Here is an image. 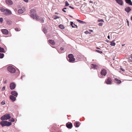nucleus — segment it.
I'll use <instances>...</instances> for the list:
<instances>
[{
  "instance_id": "5701e85b",
  "label": "nucleus",
  "mask_w": 132,
  "mask_h": 132,
  "mask_svg": "<svg viewBox=\"0 0 132 132\" xmlns=\"http://www.w3.org/2000/svg\"><path fill=\"white\" fill-rule=\"evenodd\" d=\"M116 81V82L118 84H120L121 82V81L117 78L114 79Z\"/></svg>"
},
{
  "instance_id": "13d9d810",
  "label": "nucleus",
  "mask_w": 132,
  "mask_h": 132,
  "mask_svg": "<svg viewBox=\"0 0 132 132\" xmlns=\"http://www.w3.org/2000/svg\"><path fill=\"white\" fill-rule=\"evenodd\" d=\"M127 23H129V22H128V21L127 20Z\"/></svg>"
},
{
  "instance_id": "e2e57ef3",
  "label": "nucleus",
  "mask_w": 132,
  "mask_h": 132,
  "mask_svg": "<svg viewBox=\"0 0 132 132\" xmlns=\"http://www.w3.org/2000/svg\"><path fill=\"white\" fill-rule=\"evenodd\" d=\"M131 56H132V54H131Z\"/></svg>"
},
{
  "instance_id": "4d7b16f0",
  "label": "nucleus",
  "mask_w": 132,
  "mask_h": 132,
  "mask_svg": "<svg viewBox=\"0 0 132 132\" xmlns=\"http://www.w3.org/2000/svg\"><path fill=\"white\" fill-rule=\"evenodd\" d=\"M90 31H91V32H93V31L92 30H90Z\"/></svg>"
},
{
  "instance_id": "3c124183",
  "label": "nucleus",
  "mask_w": 132,
  "mask_h": 132,
  "mask_svg": "<svg viewBox=\"0 0 132 132\" xmlns=\"http://www.w3.org/2000/svg\"><path fill=\"white\" fill-rule=\"evenodd\" d=\"M85 32L86 34H87L88 33V31H86Z\"/></svg>"
},
{
  "instance_id": "a18cd8bd",
  "label": "nucleus",
  "mask_w": 132,
  "mask_h": 132,
  "mask_svg": "<svg viewBox=\"0 0 132 132\" xmlns=\"http://www.w3.org/2000/svg\"><path fill=\"white\" fill-rule=\"evenodd\" d=\"M62 11L64 12H66V11L65 10H64V9H62Z\"/></svg>"
},
{
  "instance_id": "72a5a7b5",
  "label": "nucleus",
  "mask_w": 132,
  "mask_h": 132,
  "mask_svg": "<svg viewBox=\"0 0 132 132\" xmlns=\"http://www.w3.org/2000/svg\"><path fill=\"white\" fill-rule=\"evenodd\" d=\"M73 23L72 22H70V25L71 26H72V27L73 28H75V27L73 25Z\"/></svg>"
},
{
  "instance_id": "79ce46f5",
  "label": "nucleus",
  "mask_w": 132,
  "mask_h": 132,
  "mask_svg": "<svg viewBox=\"0 0 132 132\" xmlns=\"http://www.w3.org/2000/svg\"><path fill=\"white\" fill-rule=\"evenodd\" d=\"M5 86L3 87L2 89V91H4L5 90Z\"/></svg>"
},
{
  "instance_id": "4c0bfd02",
  "label": "nucleus",
  "mask_w": 132,
  "mask_h": 132,
  "mask_svg": "<svg viewBox=\"0 0 132 132\" xmlns=\"http://www.w3.org/2000/svg\"><path fill=\"white\" fill-rule=\"evenodd\" d=\"M2 105H3L5 104V101H3L1 103Z\"/></svg>"
},
{
  "instance_id": "f704fd0d",
  "label": "nucleus",
  "mask_w": 132,
  "mask_h": 132,
  "mask_svg": "<svg viewBox=\"0 0 132 132\" xmlns=\"http://www.w3.org/2000/svg\"><path fill=\"white\" fill-rule=\"evenodd\" d=\"M3 19L2 18H0V22L2 23L3 22Z\"/></svg>"
},
{
  "instance_id": "603ef678",
  "label": "nucleus",
  "mask_w": 132,
  "mask_h": 132,
  "mask_svg": "<svg viewBox=\"0 0 132 132\" xmlns=\"http://www.w3.org/2000/svg\"><path fill=\"white\" fill-rule=\"evenodd\" d=\"M71 9H74V8L73 7H71Z\"/></svg>"
},
{
  "instance_id": "37998d69",
  "label": "nucleus",
  "mask_w": 132,
  "mask_h": 132,
  "mask_svg": "<svg viewBox=\"0 0 132 132\" xmlns=\"http://www.w3.org/2000/svg\"><path fill=\"white\" fill-rule=\"evenodd\" d=\"M60 49L61 50V51H63L64 50V48H63L62 47H61L60 48Z\"/></svg>"
},
{
  "instance_id": "7c9ffc66",
  "label": "nucleus",
  "mask_w": 132,
  "mask_h": 132,
  "mask_svg": "<svg viewBox=\"0 0 132 132\" xmlns=\"http://www.w3.org/2000/svg\"><path fill=\"white\" fill-rule=\"evenodd\" d=\"M4 56V54H3L1 53H0V58H3Z\"/></svg>"
},
{
  "instance_id": "ddd939ff",
  "label": "nucleus",
  "mask_w": 132,
  "mask_h": 132,
  "mask_svg": "<svg viewBox=\"0 0 132 132\" xmlns=\"http://www.w3.org/2000/svg\"><path fill=\"white\" fill-rule=\"evenodd\" d=\"M98 67V66L97 65L92 64L91 65V69H97Z\"/></svg>"
},
{
  "instance_id": "f8f14e48",
  "label": "nucleus",
  "mask_w": 132,
  "mask_h": 132,
  "mask_svg": "<svg viewBox=\"0 0 132 132\" xmlns=\"http://www.w3.org/2000/svg\"><path fill=\"white\" fill-rule=\"evenodd\" d=\"M120 5H122L123 4V1L122 0H115Z\"/></svg>"
},
{
  "instance_id": "c756f323",
  "label": "nucleus",
  "mask_w": 132,
  "mask_h": 132,
  "mask_svg": "<svg viewBox=\"0 0 132 132\" xmlns=\"http://www.w3.org/2000/svg\"><path fill=\"white\" fill-rule=\"evenodd\" d=\"M4 48L0 47V52H4Z\"/></svg>"
},
{
  "instance_id": "473e14b6",
  "label": "nucleus",
  "mask_w": 132,
  "mask_h": 132,
  "mask_svg": "<svg viewBox=\"0 0 132 132\" xmlns=\"http://www.w3.org/2000/svg\"><path fill=\"white\" fill-rule=\"evenodd\" d=\"M10 121L12 122H14L15 121V120L13 118H11V119H10Z\"/></svg>"
},
{
  "instance_id": "cd10ccee",
  "label": "nucleus",
  "mask_w": 132,
  "mask_h": 132,
  "mask_svg": "<svg viewBox=\"0 0 132 132\" xmlns=\"http://www.w3.org/2000/svg\"><path fill=\"white\" fill-rule=\"evenodd\" d=\"M59 27L61 29H63L64 28V27L63 25L60 24L59 25Z\"/></svg>"
},
{
  "instance_id": "20e7f679",
  "label": "nucleus",
  "mask_w": 132,
  "mask_h": 132,
  "mask_svg": "<svg viewBox=\"0 0 132 132\" xmlns=\"http://www.w3.org/2000/svg\"><path fill=\"white\" fill-rule=\"evenodd\" d=\"M7 70L10 72L12 73H14L15 72V70L13 67L9 66L7 68Z\"/></svg>"
},
{
  "instance_id": "a19ab883",
  "label": "nucleus",
  "mask_w": 132,
  "mask_h": 132,
  "mask_svg": "<svg viewBox=\"0 0 132 132\" xmlns=\"http://www.w3.org/2000/svg\"><path fill=\"white\" fill-rule=\"evenodd\" d=\"M103 24V23H100L98 24V25L99 26H102Z\"/></svg>"
},
{
  "instance_id": "dca6fc26",
  "label": "nucleus",
  "mask_w": 132,
  "mask_h": 132,
  "mask_svg": "<svg viewBox=\"0 0 132 132\" xmlns=\"http://www.w3.org/2000/svg\"><path fill=\"white\" fill-rule=\"evenodd\" d=\"M126 2L128 4L132 5V2L131 0H125Z\"/></svg>"
},
{
  "instance_id": "de8ad7c7",
  "label": "nucleus",
  "mask_w": 132,
  "mask_h": 132,
  "mask_svg": "<svg viewBox=\"0 0 132 132\" xmlns=\"http://www.w3.org/2000/svg\"><path fill=\"white\" fill-rule=\"evenodd\" d=\"M89 2L90 3H93V2L92 1H90Z\"/></svg>"
},
{
  "instance_id": "2eb2a0df",
  "label": "nucleus",
  "mask_w": 132,
  "mask_h": 132,
  "mask_svg": "<svg viewBox=\"0 0 132 132\" xmlns=\"http://www.w3.org/2000/svg\"><path fill=\"white\" fill-rule=\"evenodd\" d=\"M74 124L76 127H78L80 125V122H79L76 121Z\"/></svg>"
},
{
  "instance_id": "864d4df0",
  "label": "nucleus",
  "mask_w": 132,
  "mask_h": 132,
  "mask_svg": "<svg viewBox=\"0 0 132 132\" xmlns=\"http://www.w3.org/2000/svg\"><path fill=\"white\" fill-rule=\"evenodd\" d=\"M69 7L70 8H71V7H72V6H69Z\"/></svg>"
},
{
  "instance_id": "39448f33",
  "label": "nucleus",
  "mask_w": 132,
  "mask_h": 132,
  "mask_svg": "<svg viewBox=\"0 0 132 132\" xmlns=\"http://www.w3.org/2000/svg\"><path fill=\"white\" fill-rule=\"evenodd\" d=\"M112 81L111 78L110 77H108L105 81V82L107 84H112Z\"/></svg>"
},
{
  "instance_id": "6ab92c4d",
  "label": "nucleus",
  "mask_w": 132,
  "mask_h": 132,
  "mask_svg": "<svg viewBox=\"0 0 132 132\" xmlns=\"http://www.w3.org/2000/svg\"><path fill=\"white\" fill-rule=\"evenodd\" d=\"M11 94L15 96L16 97L18 95V94L17 92L15 91H12L11 92Z\"/></svg>"
},
{
  "instance_id": "f3484780",
  "label": "nucleus",
  "mask_w": 132,
  "mask_h": 132,
  "mask_svg": "<svg viewBox=\"0 0 132 132\" xmlns=\"http://www.w3.org/2000/svg\"><path fill=\"white\" fill-rule=\"evenodd\" d=\"M10 99L11 100L13 101H15L16 100V98L13 95H10Z\"/></svg>"
},
{
  "instance_id": "8fccbe9b",
  "label": "nucleus",
  "mask_w": 132,
  "mask_h": 132,
  "mask_svg": "<svg viewBox=\"0 0 132 132\" xmlns=\"http://www.w3.org/2000/svg\"><path fill=\"white\" fill-rule=\"evenodd\" d=\"M108 38L109 39H110V36H109H109H108Z\"/></svg>"
},
{
  "instance_id": "6e6d98bb",
  "label": "nucleus",
  "mask_w": 132,
  "mask_h": 132,
  "mask_svg": "<svg viewBox=\"0 0 132 132\" xmlns=\"http://www.w3.org/2000/svg\"><path fill=\"white\" fill-rule=\"evenodd\" d=\"M131 20L132 21V16H131Z\"/></svg>"
},
{
  "instance_id": "aec40b11",
  "label": "nucleus",
  "mask_w": 132,
  "mask_h": 132,
  "mask_svg": "<svg viewBox=\"0 0 132 132\" xmlns=\"http://www.w3.org/2000/svg\"><path fill=\"white\" fill-rule=\"evenodd\" d=\"M12 125V123L11 122H8L7 121H6V124L5 125V126H6L7 127L9 126H10L11 125Z\"/></svg>"
},
{
  "instance_id": "393cba45",
  "label": "nucleus",
  "mask_w": 132,
  "mask_h": 132,
  "mask_svg": "<svg viewBox=\"0 0 132 132\" xmlns=\"http://www.w3.org/2000/svg\"><path fill=\"white\" fill-rule=\"evenodd\" d=\"M110 42L111 43L110 45L111 46H114L116 44L114 43V40H113Z\"/></svg>"
},
{
  "instance_id": "1a4fd4ad",
  "label": "nucleus",
  "mask_w": 132,
  "mask_h": 132,
  "mask_svg": "<svg viewBox=\"0 0 132 132\" xmlns=\"http://www.w3.org/2000/svg\"><path fill=\"white\" fill-rule=\"evenodd\" d=\"M5 2L6 4L9 5H11L13 4V2L11 0H6Z\"/></svg>"
},
{
  "instance_id": "58836bf2",
  "label": "nucleus",
  "mask_w": 132,
  "mask_h": 132,
  "mask_svg": "<svg viewBox=\"0 0 132 132\" xmlns=\"http://www.w3.org/2000/svg\"><path fill=\"white\" fill-rule=\"evenodd\" d=\"M98 22H104V21H103V20L102 19H98Z\"/></svg>"
},
{
  "instance_id": "c85d7f7f",
  "label": "nucleus",
  "mask_w": 132,
  "mask_h": 132,
  "mask_svg": "<svg viewBox=\"0 0 132 132\" xmlns=\"http://www.w3.org/2000/svg\"><path fill=\"white\" fill-rule=\"evenodd\" d=\"M73 57V55L72 54H69L68 55V57L69 58H70Z\"/></svg>"
},
{
  "instance_id": "49530a36",
  "label": "nucleus",
  "mask_w": 132,
  "mask_h": 132,
  "mask_svg": "<svg viewBox=\"0 0 132 132\" xmlns=\"http://www.w3.org/2000/svg\"><path fill=\"white\" fill-rule=\"evenodd\" d=\"M74 25L75 26V27H76V28H77V26L75 24H74Z\"/></svg>"
},
{
  "instance_id": "a211bd4d",
  "label": "nucleus",
  "mask_w": 132,
  "mask_h": 132,
  "mask_svg": "<svg viewBox=\"0 0 132 132\" xmlns=\"http://www.w3.org/2000/svg\"><path fill=\"white\" fill-rule=\"evenodd\" d=\"M48 42L52 45H54L55 44V42L54 40L50 39L48 40Z\"/></svg>"
},
{
  "instance_id": "6e6552de",
  "label": "nucleus",
  "mask_w": 132,
  "mask_h": 132,
  "mask_svg": "<svg viewBox=\"0 0 132 132\" xmlns=\"http://www.w3.org/2000/svg\"><path fill=\"white\" fill-rule=\"evenodd\" d=\"M1 31L3 34L5 35L7 34L9 32L8 30L6 29H2Z\"/></svg>"
},
{
  "instance_id": "423d86ee",
  "label": "nucleus",
  "mask_w": 132,
  "mask_h": 132,
  "mask_svg": "<svg viewBox=\"0 0 132 132\" xmlns=\"http://www.w3.org/2000/svg\"><path fill=\"white\" fill-rule=\"evenodd\" d=\"M107 73L106 70L105 69L101 70V74L102 76H105Z\"/></svg>"
},
{
  "instance_id": "c03bdc74",
  "label": "nucleus",
  "mask_w": 132,
  "mask_h": 132,
  "mask_svg": "<svg viewBox=\"0 0 132 132\" xmlns=\"http://www.w3.org/2000/svg\"><path fill=\"white\" fill-rule=\"evenodd\" d=\"M25 2H28V0H23Z\"/></svg>"
},
{
  "instance_id": "2f4dec72",
  "label": "nucleus",
  "mask_w": 132,
  "mask_h": 132,
  "mask_svg": "<svg viewBox=\"0 0 132 132\" xmlns=\"http://www.w3.org/2000/svg\"><path fill=\"white\" fill-rule=\"evenodd\" d=\"M65 6H67L69 5V4L68 3V2L67 1H66L65 2Z\"/></svg>"
},
{
  "instance_id": "5fc2aeb1",
  "label": "nucleus",
  "mask_w": 132,
  "mask_h": 132,
  "mask_svg": "<svg viewBox=\"0 0 132 132\" xmlns=\"http://www.w3.org/2000/svg\"><path fill=\"white\" fill-rule=\"evenodd\" d=\"M63 9H64V10L66 9H67V8H64Z\"/></svg>"
},
{
  "instance_id": "b1692460",
  "label": "nucleus",
  "mask_w": 132,
  "mask_h": 132,
  "mask_svg": "<svg viewBox=\"0 0 132 132\" xmlns=\"http://www.w3.org/2000/svg\"><path fill=\"white\" fill-rule=\"evenodd\" d=\"M39 18V17H38V18ZM39 20L41 23H43L44 22V20L43 18H40L39 19L38 18V21Z\"/></svg>"
},
{
  "instance_id": "a878e982",
  "label": "nucleus",
  "mask_w": 132,
  "mask_h": 132,
  "mask_svg": "<svg viewBox=\"0 0 132 132\" xmlns=\"http://www.w3.org/2000/svg\"><path fill=\"white\" fill-rule=\"evenodd\" d=\"M77 20L80 23H81V24H82L86 23L85 22L83 21H81L77 19Z\"/></svg>"
},
{
  "instance_id": "4be33fe9",
  "label": "nucleus",
  "mask_w": 132,
  "mask_h": 132,
  "mask_svg": "<svg viewBox=\"0 0 132 132\" xmlns=\"http://www.w3.org/2000/svg\"><path fill=\"white\" fill-rule=\"evenodd\" d=\"M75 58L73 57L69 58V61L70 62H72L75 61Z\"/></svg>"
},
{
  "instance_id": "f257e3e1",
  "label": "nucleus",
  "mask_w": 132,
  "mask_h": 132,
  "mask_svg": "<svg viewBox=\"0 0 132 132\" xmlns=\"http://www.w3.org/2000/svg\"><path fill=\"white\" fill-rule=\"evenodd\" d=\"M0 10L2 12H3L4 15L6 16H8L12 14V12L10 10L4 9L3 7H0Z\"/></svg>"
},
{
  "instance_id": "0e129e2a",
  "label": "nucleus",
  "mask_w": 132,
  "mask_h": 132,
  "mask_svg": "<svg viewBox=\"0 0 132 132\" xmlns=\"http://www.w3.org/2000/svg\"><path fill=\"white\" fill-rule=\"evenodd\" d=\"M99 77H100V78H101V77H100V76H99Z\"/></svg>"
},
{
  "instance_id": "0eeeda50",
  "label": "nucleus",
  "mask_w": 132,
  "mask_h": 132,
  "mask_svg": "<svg viewBox=\"0 0 132 132\" xmlns=\"http://www.w3.org/2000/svg\"><path fill=\"white\" fill-rule=\"evenodd\" d=\"M16 86V85L14 82H12L10 84V87L11 89L13 90L14 89Z\"/></svg>"
},
{
  "instance_id": "4468645a",
  "label": "nucleus",
  "mask_w": 132,
  "mask_h": 132,
  "mask_svg": "<svg viewBox=\"0 0 132 132\" xmlns=\"http://www.w3.org/2000/svg\"><path fill=\"white\" fill-rule=\"evenodd\" d=\"M72 124L71 123H67L66 124V127L69 128L71 129L72 127Z\"/></svg>"
},
{
  "instance_id": "c9c22d12",
  "label": "nucleus",
  "mask_w": 132,
  "mask_h": 132,
  "mask_svg": "<svg viewBox=\"0 0 132 132\" xmlns=\"http://www.w3.org/2000/svg\"><path fill=\"white\" fill-rule=\"evenodd\" d=\"M53 17H54V19H55L59 18V17L58 16L56 15H55Z\"/></svg>"
},
{
  "instance_id": "e433bc0d",
  "label": "nucleus",
  "mask_w": 132,
  "mask_h": 132,
  "mask_svg": "<svg viewBox=\"0 0 132 132\" xmlns=\"http://www.w3.org/2000/svg\"><path fill=\"white\" fill-rule=\"evenodd\" d=\"M96 51L98 53H102V52L101 51H100L99 50H96Z\"/></svg>"
},
{
  "instance_id": "7ed1b4c3",
  "label": "nucleus",
  "mask_w": 132,
  "mask_h": 132,
  "mask_svg": "<svg viewBox=\"0 0 132 132\" xmlns=\"http://www.w3.org/2000/svg\"><path fill=\"white\" fill-rule=\"evenodd\" d=\"M11 118V115L10 114H6L2 116L1 119V120L9 119Z\"/></svg>"
},
{
  "instance_id": "09e8293b",
  "label": "nucleus",
  "mask_w": 132,
  "mask_h": 132,
  "mask_svg": "<svg viewBox=\"0 0 132 132\" xmlns=\"http://www.w3.org/2000/svg\"><path fill=\"white\" fill-rule=\"evenodd\" d=\"M121 69L123 71H125V70L121 68Z\"/></svg>"
},
{
  "instance_id": "9b49d317",
  "label": "nucleus",
  "mask_w": 132,
  "mask_h": 132,
  "mask_svg": "<svg viewBox=\"0 0 132 132\" xmlns=\"http://www.w3.org/2000/svg\"><path fill=\"white\" fill-rule=\"evenodd\" d=\"M2 121H1L0 122V125L2 126V127L5 126V125L6 124V121H3L2 120Z\"/></svg>"
},
{
  "instance_id": "680f3d73",
  "label": "nucleus",
  "mask_w": 132,
  "mask_h": 132,
  "mask_svg": "<svg viewBox=\"0 0 132 132\" xmlns=\"http://www.w3.org/2000/svg\"><path fill=\"white\" fill-rule=\"evenodd\" d=\"M70 16L71 17H72V16Z\"/></svg>"
},
{
  "instance_id": "9d476101",
  "label": "nucleus",
  "mask_w": 132,
  "mask_h": 132,
  "mask_svg": "<svg viewBox=\"0 0 132 132\" xmlns=\"http://www.w3.org/2000/svg\"><path fill=\"white\" fill-rule=\"evenodd\" d=\"M25 9L24 8H22L21 9H20L18 10V13L20 14L23 13L25 11Z\"/></svg>"
},
{
  "instance_id": "052dcab7",
  "label": "nucleus",
  "mask_w": 132,
  "mask_h": 132,
  "mask_svg": "<svg viewBox=\"0 0 132 132\" xmlns=\"http://www.w3.org/2000/svg\"><path fill=\"white\" fill-rule=\"evenodd\" d=\"M127 24H128V26H129V23H127Z\"/></svg>"
},
{
  "instance_id": "ea45409f",
  "label": "nucleus",
  "mask_w": 132,
  "mask_h": 132,
  "mask_svg": "<svg viewBox=\"0 0 132 132\" xmlns=\"http://www.w3.org/2000/svg\"><path fill=\"white\" fill-rule=\"evenodd\" d=\"M20 29L18 28H16L15 29V30L16 31H19L20 30Z\"/></svg>"
},
{
  "instance_id": "bf43d9fd",
  "label": "nucleus",
  "mask_w": 132,
  "mask_h": 132,
  "mask_svg": "<svg viewBox=\"0 0 132 132\" xmlns=\"http://www.w3.org/2000/svg\"><path fill=\"white\" fill-rule=\"evenodd\" d=\"M96 48L98 49H100V48H98L97 47Z\"/></svg>"
},
{
  "instance_id": "bb28decb",
  "label": "nucleus",
  "mask_w": 132,
  "mask_h": 132,
  "mask_svg": "<svg viewBox=\"0 0 132 132\" xmlns=\"http://www.w3.org/2000/svg\"><path fill=\"white\" fill-rule=\"evenodd\" d=\"M7 23L8 24L10 25L12 24V22L10 20H8L7 21Z\"/></svg>"
},
{
  "instance_id": "f03ea898",
  "label": "nucleus",
  "mask_w": 132,
  "mask_h": 132,
  "mask_svg": "<svg viewBox=\"0 0 132 132\" xmlns=\"http://www.w3.org/2000/svg\"><path fill=\"white\" fill-rule=\"evenodd\" d=\"M30 16L34 19H36L37 20H38V16L36 15V11L34 9H31L30 11Z\"/></svg>"
},
{
  "instance_id": "412c9836",
  "label": "nucleus",
  "mask_w": 132,
  "mask_h": 132,
  "mask_svg": "<svg viewBox=\"0 0 132 132\" xmlns=\"http://www.w3.org/2000/svg\"><path fill=\"white\" fill-rule=\"evenodd\" d=\"M131 10V9L129 7H126L125 9V11L128 13Z\"/></svg>"
}]
</instances>
